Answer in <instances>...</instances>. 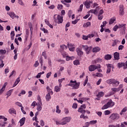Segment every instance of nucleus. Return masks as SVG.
<instances>
[{
	"label": "nucleus",
	"mask_w": 127,
	"mask_h": 127,
	"mask_svg": "<svg viewBox=\"0 0 127 127\" xmlns=\"http://www.w3.org/2000/svg\"><path fill=\"white\" fill-rule=\"evenodd\" d=\"M67 86L72 87V90H77L80 87V82H77L76 80L73 81L71 80L70 82L67 84Z\"/></svg>",
	"instance_id": "1"
},
{
	"label": "nucleus",
	"mask_w": 127,
	"mask_h": 127,
	"mask_svg": "<svg viewBox=\"0 0 127 127\" xmlns=\"http://www.w3.org/2000/svg\"><path fill=\"white\" fill-rule=\"evenodd\" d=\"M107 84H112L113 87H118L120 85V81L115 78H111L107 80Z\"/></svg>",
	"instance_id": "2"
},
{
	"label": "nucleus",
	"mask_w": 127,
	"mask_h": 127,
	"mask_svg": "<svg viewBox=\"0 0 127 127\" xmlns=\"http://www.w3.org/2000/svg\"><path fill=\"white\" fill-rule=\"evenodd\" d=\"M115 106V102H113L112 99H110L109 101L104 105L101 108V110H106L107 109H109V108H112Z\"/></svg>",
	"instance_id": "3"
},
{
	"label": "nucleus",
	"mask_w": 127,
	"mask_h": 127,
	"mask_svg": "<svg viewBox=\"0 0 127 127\" xmlns=\"http://www.w3.org/2000/svg\"><path fill=\"white\" fill-rule=\"evenodd\" d=\"M56 15H57V14H55L54 16V21H55V22H57L58 24H61L62 23H63V21H64V20H63V16L60 15H58L56 18H55Z\"/></svg>",
	"instance_id": "4"
},
{
	"label": "nucleus",
	"mask_w": 127,
	"mask_h": 127,
	"mask_svg": "<svg viewBox=\"0 0 127 127\" xmlns=\"http://www.w3.org/2000/svg\"><path fill=\"white\" fill-rule=\"evenodd\" d=\"M78 112V113H80L81 114H82V115L80 116V119H83V120H87V119H89L88 116H85L86 110L83 109V108H81V107L79 108Z\"/></svg>",
	"instance_id": "5"
},
{
	"label": "nucleus",
	"mask_w": 127,
	"mask_h": 127,
	"mask_svg": "<svg viewBox=\"0 0 127 127\" xmlns=\"http://www.w3.org/2000/svg\"><path fill=\"white\" fill-rule=\"evenodd\" d=\"M109 119L111 121H117L120 119V115L118 113H113L110 115Z\"/></svg>",
	"instance_id": "6"
},
{
	"label": "nucleus",
	"mask_w": 127,
	"mask_h": 127,
	"mask_svg": "<svg viewBox=\"0 0 127 127\" xmlns=\"http://www.w3.org/2000/svg\"><path fill=\"white\" fill-rule=\"evenodd\" d=\"M101 65H99L98 66H97L96 65L91 64L89 66V71L90 72H93V71H95V70H96V69H100Z\"/></svg>",
	"instance_id": "7"
},
{
	"label": "nucleus",
	"mask_w": 127,
	"mask_h": 127,
	"mask_svg": "<svg viewBox=\"0 0 127 127\" xmlns=\"http://www.w3.org/2000/svg\"><path fill=\"white\" fill-rule=\"evenodd\" d=\"M71 120H72V118L70 117H66L63 118L62 119V121L63 122V124L64 126V125H67L68 123H70V122L71 121Z\"/></svg>",
	"instance_id": "8"
},
{
	"label": "nucleus",
	"mask_w": 127,
	"mask_h": 127,
	"mask_svg": "<svg viewBox=\"0 0 127 127\" xmlns=\"http://www.w3.org/2000/svg\"><path fill=\"white\" fill-rule=\"evenodd\" d=\"M82 47L83 48V50L85 51L86 54H90L92 47H89L87 45H82Z\"/></svg>",
	"instance_id": "9"
},
{
	"label": "nucleus",
	"mask_w": 127,
	"mask_h": 127,
	"mask_svg": "<svg viewBox=\"0 0 127 127\" xmlns=\"http://www.w3.org/2000/svg\"><path fill=\"white\" fill-rule=\"evenodd\" d=\"M91 3H93L92 0H86L84 2V5L86 7V8H90V7H91Z\"/></svg>",
	"instance_id": "10"
},
{
	"label": "nucleus",
	"mask_w": 127,
	"mask_h": 127,
	"mask_svg": "<svg viewBox=\"0 0 127 127\" xmlns=\"http://www.w3.org/2000/svg\"><path fill=\"white\" fill-rule=\"evenodd\" d=\"M76 51L78 56H79V57H82V55H83L84 54V52H82V50H81V49L79 48H76Z\"/></svg>",
	"instance_id": "11"
},
{
	"label": "nucleus",
	"mask_w": 127,
	"mask_h": 127,
	"mask_svg": "<svg viewBox=\"0 0 127 127\" xmlns=\"http://www.w3.org/2000/svg\"><path fill=\"white\" fill-rule=\"evenodd\" d=\"M119 8L120 15H124L125 14V8H124V5H121L119 7Z\"/></svg>",
	"instance_id": "12"
},
{
	"label": "nucleus",
	"mask_w": 127,
	"mask_h": 127,
	"mask_svg": "<svg viewBox=\"0 0 127 127\" xmlns=\"http://www.w3.org/2000/svg\"><path fill=\"white\" fill-rule=\"evenodd\" d=\"M107 66V71L106 73L107 74H109L111 73V70H112V64H106Z\"/></svg>",
	"instance_id": "13"
},
{
	"label": "nucleus",
	"mask_w": 127,
	"mask_h": 127,
	"mask_svg": "<svg viewBox=\"0 0 127 127\" xmlns=\"http://www.w3.org/2000/svg\"><path fill=\"white\" fill-rule=\"evenodd\" d=\"M100 51H101V48L99 47H95L92 49V52L93 53H97V52H100Z\"/></svg>",
	"instance_id": "14"
},
{
	"label": "nucleus",
	"mask_w": 127,
	"mask_h": 127,
	"mask_svg": "<svg viewBox=\"0 0 127 127\" xmlns=\"http://www.w3.org/2000/svg\"><path fill=\"white\" fill-rule=\"evenodd\" d=\"M37 110L39 112H40L41 110H42V102H39L38 103L37 105Z\"/></svg>",
	"instance_id": "15"
},
{
	"label": "nucleus",
	"mask_w": 127,
	"mask_h": 127,
	"mask_svg": "<svg viewBox=\"0 0 127 127\" xmlns=\"http://www.w3.org/2000/svg\"><path fill=\"white\" fill-rule=\"evenodd\" d=\"M114 57L115 60H119L120 59V54L118 52H115L114 54Z\"/></svg>",
	"instance_id": "16"
},
{
	"label": "nucleus",
	"mask_w": 127,
	"mask_h": 127,
	"mask_svg": "<svg viewBox=\"0 0 127 127\" xmlns=\"http://www.w3.org/2000/svg\"><path fill=\"white\" fill-rule=\"evenodd\" d=\"M118 68H122L124 67V69H127V67H126V64L124 63H119L118 64Z\"/></svg>",
	"instance_id": "17"
},
{
	"label": "nucleus",
	"mask_w": 127,
	"mask_h": 127,
	"mask_svg": "<svg viewBox=\"0 0 127 127\" xmlns=\"http://www.w3.org/2000/svg\"><path fill=\"white\" fill-rule=\"evenodd\" d=\"M20 123V127H22L23 125L25 123V117L22 118L19 121Z\"/></svg>",
	"instance_id": "18"
},
{
	"label": "nucleus",
	"mask_w": 127,
	"mask_h": 127,
	"mask_svg": "<svg viewBox=\"0 0 127 127\" xmlns=\"http://www.w3.org/2000/svg\"><path fill=\"white\" fill-rule=\"evenodd\" d=\"M7 14L9 15V16L13 19V18H15V17H16V15H15V13L13 12H9L7 13Z\"/></svg>",
	"instance_id": "19"
},
{
	"label": "nucleus",
	"mask_w": 127,
	"mask_h": 127,
	"mask_svg": "<svg viewBox=\"0 0 127 127\" xmlns=\"http://www.w3.org/2000/svg\"><path fill=\"white\" fill-rule=\"evenodd\" d=\"M112 57V55L107 54L105 56L104 59H105V60H111Z\"/></svg>",
	"instance_id": "20"
},
{
	"label": "nucleus",
	"mask_w": 127,
	"mask_h": 127,
	"mask_svg": "<svg viewBox=\"0 0 127 127\" xmlns=\"http://www.w3.org/2000/svg\"><path fill=\"white\" fill-rule=\"evenodd\" d=\"M8 113L10 114H14V115H16V111L14 108L9 109Z\"/></svg>",
	"instance_id": "21"
},
{
	"label": "nucleus",
	"mask_w": 127,
	"mask_h": 127,
	"mask_svg": "<svg viewBox=\"0 0 127 127\" xmlns=\"http://www.w3.org/2000/svg\"><path fill=\"white\" fill-rule=\"evenodd\" d=\"M50 93H48L46 96V99L47 102H49V101L51 100V96L50 95Z\"/></svg>",
	"instance_id": "22"
},
{
	"label": "nucleus",
	"mask_w": 127,
	"mask_h": 127,
	"mask_svg": "<svg viewBox=\"0 0 127 127\" xmlns=\"http://www.w3.org/2000/svg\"><path fill=\"white\" fill-rule=\"evenodd\" d=\"M67 45H68V48H69V50L70 51H74L75 50V48L74 47H72V44H70L69 45V44H67Z\"/></svg>",
	"instance_id": "23"
},
{
	"label": "nucleus",
	"mask_w": 127,
	"mask_h": 127,
	"mask_svg": "<svg viewBox=\"0 0 127 127\" xmlns=\"http://www.w3.org/2000/svg\"><path fill=\"white\" fill-rule=\"evenodd\" d=\"M15 36V33H14V31H12L10 33V37L11 40H14Z\"/></svg>",
	"instance_id": "24"
},
{
	"label": "nucleus",
	"mask_w": 127,
	"mask_h": 127,
	"mask_svg": "<svg viewBox=\"0 0 127 127\" xmlns=\"http://www.w3.org/2000/svg\"><path fill=\"white\" fill-rule=\"evenodd\" d=\"M62 3H63V4H64V5H66V2L69 3L70 2H71V0H61Z\"/></svg>",
	"instance_id": "25"
},
{
	"label": "nucleus",
	"mask_w": 127,
	"mask_h": 127,
	"mask_svg": "<svg viewBox=\"0 0 127 127\" xmlns=\"http://www.w3.org/2000/svg\"><path fill=\"white\" fill-rule=\"evenodd\" d=\"M104 95H105L104 92L101 91L98 93V94L97 95V98H101V97H104Z\"/></svg>",
	"instance_id": "26"
},
{
	"label": "nucleus",
	"mask_w": 127,
	"mask_h": 127,
	"mask_svg": "<svg viewBox=\"0 0 127 127\" xmlns=\"http://www.w3.org/2000/svg\"><path fill=\"white\" fill-rule=\"evenodd\" d=\"M89 12L91 13H94L95 15L98 14V11H97V9H91L89 10Z\"/></svg>",
	"instance_id": "27"
},
{
	"label": "nucleus",
	"mask_w": 127,
	"mask_h": 127,
	"mask_svg": "<svg viewBox=\"0 0 127 127\" xmlns=\"http://www.w3.org/2000/svg\"><path fill=\"white\" fill-rule=\"evenodd\" d=\"M46 89H47V91L49 93H50V94H51V95L53 94V91H52V89H51L49 86H47Z\"/></svg>",
	"instance_id": "28"
},
{
	"label": "nucleus",
	"mask_w": 127,
	"mask_h": 127,
	"mask_svg": "<svg viewBox=\"0 0 127 127\" xmlns=\"http://www.w3.org/2000/svg\"><path fill=\"white\" fill-rule=\"evenodd\" d=\"M118 42H119V40H114L113 42H112V47H115V46L117 45Z\"/></svg>",
	"instance_id": "29"
},
{
	"label": "nucleus",
	"mask_w": 127,
	"mask_h": 127,
	"mask_svg": "<svg viewBox=\"0 0 127 127\" xmlns=\"http://www.w3.org/2000/svg\"><path fill=\"white\" fill-rule=\"evenodd\" d=\"M55 92H57V93H58V92H60L61 88L60 87H59V86H56L55 87V89H54Z\"/></svg>",
	"instance_id": "30"
},
{
	"label": "nucleus",
	"mask_w": 127,
	"mask_h": 127,
	"mask_svg": "<svg viewBox=\"0 0 127 127\" xmlns=\"http://www.w3.org/2000/svg\"><path fill=\"white\" fill-rule=\"evenodd\" d=\"M56 124L57 126H59V125L64 126V124H63V121H62V120H61L60 121H56Z\"/></svg>",
	"instance_id": "31"
},
{
	"label": "nucleus",
	"mask_w": 127,
	"mask_h": 127,
	"mask_svg": "<svg viewBox=\"0 0 127 127\" xmlns=\"http://www.w3.org/2000/svg\"><path fill=\"white\" fill-rule=\"evenodd\" d=\"M56 113L57 114H60V113H61V110H60V108L59 107V106L57 105L56 107Z\"/></svg>",
	"instance_id": "32"
},
{
	"label": "nucleus",
	"mask_w": 127,
	"mask_h": 127,
	"mask_svg": "<svg viewBox=\"0 0 127 127\" xmlns=\"http://www.w3.org/2000/svg\"><path fill=\"white\" fill-rule=\"evenodd\" d=\"M115 21H116V18H112L110 21H109V24H113V23H114V22H115Z\"/></svg>",
	"instance_id": "33"
},
{
	"label": "nucleus",
	"mask_w": 127,
	"mask_h": 127,
	"mask_svg": "<svg viewBox=\"0 0 127 127\" xmlns=\"http://www.w3.org/2000/svg\"><path fill=\"white\" fill-rule=\"evenodd\" d=\"M12 89H10V90L8 91L6 93V96H8V97H9V96L11 95V93H12Z\"/></svg>",
	"instance_id": "34"
},
{
	"label": "nucleus",
	"mask_w": 127,
	"mask_h": 127,
	"mask_svg": "<svg viewBox=\"0 0 127 127\" xmlns=\"http://www.w3.org/2000/svg\"><path fill=\"white\" fill-rule=\"evenodd\" d=\"M126 25H127V24H120L118 26L119 28H122V27H124V28H126Z\"/></svg>",
	"instance_id": "35"
},
{
	"label": "nucleus",
	"mask_w": 127,
	"mask_h": 127,
	"mask_svg": "<svg viewBox=\"0 0 127 127\" xmlns=\"http://www.w3.org/2000/svg\"><path fill=\"white\" fill-rule=\"evenodd\" d=\"M6 53V50H0V55H2V54H5Z\"/></svg>",
	"instance_id": "36"
},
{
	"label": "nucleus",
	"mask_w": 127,
	"mask_h": 127,
	"mask_svg": "<svg viewBox=\"0 0 127 127\" xmlns=\"http://www.w3.org/2000/svg\"><path fill=\"white\" fill-rule=\"evenodd\" d=\"M0 61L1 63L0 64V68L1 69V68L4 66V64H3V61H2V60L0 59Z\"/></svg>",
	"instance_id": "37"
},
{
	"label": "nucleus",
	"mask_w": 127,
	"mask_h": 127,
	"mask_svg": "<svg viewBox=\"0 0 127 127\" xmlns=\"http://www.w3.org/2000/svg\"><path fill=\"white\" fill-rule=\"evenodd\" d=\"M61 54H62V55H63V57H64V58H66L67 56V53H66L64 51L61 52Z\"/></svg>",
	"instance_id": "38"
},
{
	"label": "nucleus",
	"mask_w": 127,
	"mask_h": 127,
	"mask_svg": "<svg viewBox=\"0 0 127 127\" xmlns=\"http://www.w3.org/2000/svg\"><path fill=\"white\" fill-rule=\"evenodd\" d=\"M0 120H4V122H6L7 118L4 117L3 116H0Z\"/></svg>",
	"instance_id": "39"
},
{
	"label": "nucleus",
	"mask_w": 127,
	"mask_h": 127,
	"mask_svg": "<svg viewBox=\"0 0 127 127\" xmlns=\"http://www.w3.org/2000/svg\"><path fill=\"white\" fill-rule=\"evenodd\" d=\"M60 47H61V49H63V50H64L65 49H67V46H66L65 45H61Z\"/></svg>",
	"instance_id": "40"
},
{
	"label": "nucleus",
	"mask_w": 127,
	"mask_h": 127,
	"mask_svg": "<svg viewBox=\"0 0 127 127\" xmlns=\"http://www.w3.org/2000/svg\"><path fill=\"white\" fill-rule=\"evenodd\" d=\"M73 64L74 65H80V62H79V60H75L73 61Z\"/></svg>",
	"instance_id": "41"
},
{
	"label": "nucleus",
	"mask_w": 127,
	"mask_h": 127,
	"mask_svg": "<svg viewBox=\"0 0 127 127\" xmlns=\"http://www.w3.org/2000/svg\"><path fill=\"white\" fill-rule=\"evenodd\" d=\"M110 114H111V111H110L109 110H106L105 111H104V114L105 116H108Z\"/></svg>",
	"instance_id": "42"
},
{
	"label": "nucleus",
	"mask_w": 127,
	"mask_h": 127,
	"mask_svg": "<svg viewBox=\"0 0 127 127\" xmlns=\"http://www.w3.org/2000/svg\"><path fill=\"white\" fill-rule=\"evenodd\" d=\"M111 90L113 92H119V91H120V88H113L111 89Z\"/></svg>",
	"instance_id": "43"
},
{
	"label": "nucleus",
	"mask_w": 127,
	"mask_h": 127,
	"mask_svg": "<svg viewBox=\"0 0 127 127\" xmlns=\"http://www.w3.org/2000/svg\"><path fill=\"white\" fill-rule=\"evenodd\" d=\"M98 18L99 20H102V19H103V18H104V16H103V15L98 14Z\"/></svg>",
	"instance_id": "44"
},
{
	"label": "nucleus",
	"mask_w": 127,
	"mask_h": 127,
	"mask_svg": "<svg viewBox=\"0 0 127 127\" xmlns=\"http://www.w3.org/2000/svg\"><path fill=\"white\" fill-rule=\"evenodd\" d=\"M83 4H81L80 5V6H79V8L78 9V11H79V12L82 11V10H83Z\"/></svg>",
	"instance_id": "45"
},
{
	"label": "nucleus",
	"mask_w": 127,
	"mask_h": 127,
	"mask_svg": "<svg viewBox=\"0 0 127 127\" xmlns=\"http://www.w3.org/2000/svg\"><path fill=\"white\" fill-rule=\"evenodd\" d=\"M120 124H117L116 125H110L109 126V127H120Z\"/></svg>",
	"instance_id": "46"
},
{
	"label": "nucleus",
	"mask_w": 127,
	"mask_h": 127,
	"mask_svg": "<svg viewBox=\"0 0 127 127\" xmlns=\"http://www.w3.org/2000/svg\"><path fill=\"white\" fill-rule=\"evenodd\" d=\"M89 123L90 125H95V124H97V120L91 121Z\"/></svg>",
	"instance_id": "47"
},
{
	"label": "nucleus",
	"mask_w": 127,
	"mask_h": 127,
	"mask_svg": "<svg viewBox=\"0 0 127 127\" xmlns=\"http://www.w3.org/2000/svg\"><path fill=\"white\" fill-rule=\"evenodd\" d=\"M102 59H97V60H95V63H100V62H102Z\"/></svg>",
	"instance_id": "48"
},
{
	"label": "nucleus",
	"mask_w": 127,
	"mask_h": 127,
	"mask_svg": "<svg viewBox=\"0 0 127 127\" xmlns=\"http://www.w3.org/2000/svg\"><path fill=\"white\" fill-rule=\"evenodd\" d=\"M78 107V105L77 103H73L72 105V109H77Z\"/></svg>",
	"instance_id": "49"
},
{
	"label": "nucleus",
	"mask_w": 127,
	"mask_h": 127,
	"mask_svg": "<svg viewBox=\"0 0 127 127\" xmlns=\"http://www.w3.org/2000/svg\"><path fill=\"white\" fill-rule=\"evenodd\" d=\"M34 67H38L39 66V63H38V61L35 62V64H34Z\"/></svg>",
	"instance_id": "50"
},
{
	"label": "nucleus",
	"mask_w": 127,
	"mask_h": 127,
	"mask_svg": "<svg viewBox=\"0 0 127 127\" xmlns=\"http://www.w3.org/2000/svg\"><path fill=\"white\" fill-rule=\"evenodd\" d=\"M39 61L40 62V64H42V63H43V59H42V56H41L39 59Z\"/></svg>",
	"instance_id": "51"
},
{
	"label": "nucleus",
	"mask_w": 127,
	"mask_h": 127,
	"mask_svg": "<svg viewBox=\"0 0 127 127\" xmlns=\"http://www.w3.org/2000/svg\"><path fill=\"white\" fill-rule=\"evenodd\" d=\"M64 113L65 115H68V114H69V110H68V108H64Z\"/></svg>",
	"instance_id": "52"
},
{
	"label": "nucleus",
	"mask_w": 127,
	"mask_h": 127,
	"mask_svg": "<svg viewBox=\"0 0 127 127\" xmlns=\"http://www.w3.org/2000/svg\"><path fill=\"white\" fill-rule=\"evenodd\" d=\"M66 61H69L72 59V57H69V56H67L65 57Z\"/></svg>",
	"instance_id": "53"
},
{
	"label": "nucleus",
	"mask_w": 127,
	"mask_h": 127,
	"mask_svg": "<svg viewBox=\"0 0 127 127\" xmlns=\"http://www.w3.org/2000/svg\"><path fill=\"white\" fill-rule=\"evenodd\" d=\"M57 8L58 9H62V8H63V6L62 4H58Z\"/></svg>",
	"instance_id": "54"
},
{
	"label": "nucleus",
	"mask_w": 127,
	"mask_h": 127,
	"mask_svg": "<svg viewBox=\"0 0 127 127\" xmlns=\"http://www.w3.org/2000/svg\"><path fill=\"white\" fill-rule=\"evenodd\" d=\"M51 74H52V73L51 72H50L47 73L46 78L47 79L49 78V77H50V76H51Z\"/></svg>",
	"instance_id": "55"
},
{
	"label": "nucleus",
	"mask_w": 127,
	"mask_h": 127,
	"mask_svg": "<svg viewBox=\"0 0 127 127\" xmlns=\"http://www.w3.org/2000/svg\"><path fill=\"white\" fill-rule=\"evenodd\" d=\"M87 36H88V38H92L95 36V35H94V34H90L88 35Z\"/></svg>",
	"instance_id": "56"
},
{
	"label": "nucleus",
	"mask_w": 127,
	"mask_h": 127,
	"mask_svg": "<svg viewBox=\"0 0 127 127\" xmlns=\"http://www.w3.org/2000/svg\"><path fill=\"white\" fill-rule=\"evenodd\" d=\"M42 56H44L45 59H46V58H47V56L46 55V52H43Z\"/></svg>",
	"instance_id": "57"
},
{
	"label": "nucleus",
	"mask_w": 127,
	"mask_h": 127,
	"mask_svg": "<svg viewBox=\"0 0 127 127\" xmlns=\"http://www.w3.org/2000/svg\"><path fill=\"white\" fill-rule=\"evenodd\" d=\"M96 77H103V74L101 73L97 72L96 75Z\"/></svg>",
	"instance_id": "58"
},
{
	"label": "nucleus",
	"mask_w": 127,
	"mask_h": 127,
	"mask_svg": "<svg viewBox=\"0 0 127 127\" xmlns=\"http://www.w3.org/2000/svg\"><path fill=\"white\" fill-rule=\"evenodd\" d=\"M72 13H73V12L71 10H68V15L69 17H71V14H72Z\"/></svg>",
	"instance_id": "59"
},
{
	"label": "nucleus",
	"mask_w": 127,
	"mask_h": 127,
	"mask_svg": "<svg viewBox=\"0 0 127 127\" xmlns=\"http://www.w3.org/2000/svg\"><path fill=\"white\" fill-rule=\"evenodd\" d=\"M118 28H119V26L117 25H116L113 28V30L114 31H117Z\"/></svg>",
	"instance_id": "60"
},
{
	"label": "nucleus",
	"mask_w": 127,
	"mask_h": 127,
	"mask_svg": "<svg viewBox=\"0 0 127 127\" xmlns=\"http://www.w3.org/2000/svg\"><path fill=\"white\" fill-rule=\"evenodd\" d=\"M19 82H20V77H18L16 79L15 83H16V84H18V83H19Z\"/></svg>",
	"instance_id": "61"
},
{
	"label": "nucleus",
	"mask_w": 127,
	"mask_h": 127,
	"mask_svg": "<svg viewBox=\"0 0 127 127\" xmlns=\"http://www.w3.org/2000/svg\"><path fill=\"white\" fill-rule=\"evenodd\" d=\"M42 31L44 32V33H48V30L43 28Z\"/></svg>",
	"instance_id": "62"
},
{
	"label": "nucleus",
	"mask_w": 127,
	"mask_h": 127,
	"mask_svg": "<svg viewBox=\"0 0 127 127\" xmlns=\"http://www.w3.org/2000/svg\"><path fill=\"white\" fill-rule=\"evenodd\" d=\"M118 49L119 50H123V49H124V46L123 45H120L118 47Z\"/></svg>",
	"instance_id": "63"
},
{
	"label": "nucleus",
	"mask_w": 127,
	"mask_h": 127,
	"mask_svg": "<svg viewBox=\"0 0 127 127\" xmlns=\"http://www.w3.org/2000/svg\"><path fill=\"white\" fill-rule=\"evenodd\" d=\"M16 105L18 106V107H21V108L22 107V104L19 102H16Z\"/></svg>",
	"instance_id": "64"
}]
</instances>
